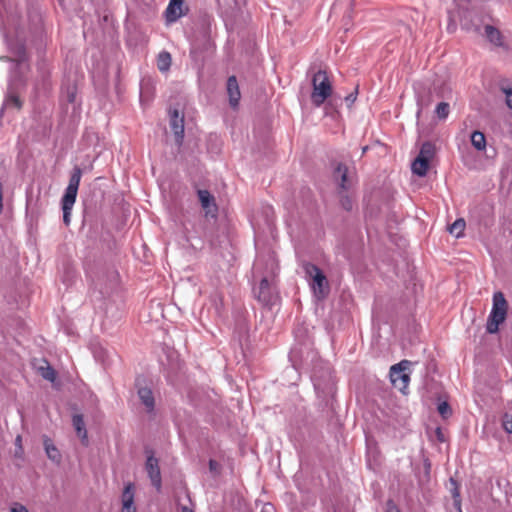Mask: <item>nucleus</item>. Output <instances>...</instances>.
Wrapping results in <instances>:
<instances>
[{
  "label": "nucleus",
  "mask_w": 512,
  "mask_h": 512,
  "mask_svg": "<svg viewBox=\"0 0 512 512\" xmlns=\"http://www.w3.org/2000/svg\"><path fill=\"white\" fill-rule=\"evenodd\" d=\"M4 38L13 58H9L11 61L9 83L7 94L0 110V116L5 110L18 111L22 107L19 92L26 86L25 74L29 68L26 61L24 42L19 39L11 40L6 32H4ZM6 58L8 59V57Z\"/></svg>",
  "instance_id": "f257e3e1"
},
{
  "label": "nucleus",
  "mask_w": 512,
  "mask_h": 512,
  "mask_svg": "<svg viewBox=\"0 0 512 512\" xmlns=\"http://www.w3.org/2000/svg\"><path fill=\"white\" fill-rule=\"evenodd\" d=\"M297 344H295L289 353V359L294 369H306L316 360V353L312 350L308 340H299L296 334Z\"/></svg>",
  "instance_id": "f03ea898"
},
{
  "label": "nucleus",
  "mask_w": 512,
  "mask_h": 512,
  "mask_svg": "<svg viewBox=\"0 0 512 512\" xmlns=\"http://www.w3.org/2000/svg\"><path fill=\"white\" fill-rule=\"evenodd\" d=\"M507 301L502 292L493 295L492 309L489 314L486 330L490 334L498 332L499 326L505 321L507 315Z\"/></svg>",
  "instance_id": "7ed1b4c3"
},
{
  "label": "nucleus",
  "mask_w": 512,
  "mask_h": 512,
  "mask_svg": "<svg viewBox=\"0 0 512 512\" xmlns=\"http://www.w3.org/2000/svg\"><path fill=\"white\" fill-rule=\"evenodd\" d=\"M313 91L311 94L312 103L319 107L332 93V85L325 71L319 70L312 78Z\"/></svg>",
  "instance_id": "20e7f679"
},
{
  "label": "nucleus",
  "mask_w": 512,
  "mask_h": 512,
  "mask_svg": "<svg viewBox=\"0 0 512 512\" xmlns=\"http://www.w3.org/2000/svg\"><path fill=\"white\" fill-rule=\"evenodd\" d=\"M303 269L307 277L311 280V287L318 298H324L328 293V282L326 276L318 266L312 263H304Z\"/></svg>",
  "instance_id": "39448f33"
},
{
  "label": "nucleus",
  "mask_w": 512,
  "mask_h": 512,
  "mask_svg": "<svg viewBox=\"0 0 512 512\" xmlns=\"http://www.w3.org/2000/svg\"><path fill=\"white\" fill-rule=\"evenodd\" d=\"M266 266L269 270L266 276H263L257 292V298L263 304H270L273 298L272 288L268 276H274L277 271V263L273 254H269L266 260ZM256 293V290H254Z\"/></svg>",
  "instance_id": "423d86ee"
},
{
  "label": "nucleus",
  "mask_w": 512,
  "mask_h": 512,
  "mask_svg": "<svg viewBox=\"0 0 512 512\" xmlns=\"http://www.w3.org/2000/svg\"><path fill=\"white\" fill-rule=\"evenodd\" d=\"M410 365V361L402 360L390 368L389 375L391 383L396 389H398L402 393H405V390L408 388L410 382V376L406 372L409 369Z\"/></svg>",
  "instance_id": "0eeeda50"
},
{
  "label": "nucleus",
  "mask_w": 512,
  "mask_h": 512,
  "mask_svg": "<svg viewBox=\"0 0 512 512\" xmlns=\"http://www.w3.org/2000/svg\"><path fill=\"white\" fill-rule=\"evenodd\" d=\"M146 462H145V470L147 475L151 481V484L157 491L161 490L162 487V478L161 471L159 466V460L153 455L151 450H146Z\"/></svg>",
  "instance_id": "6e6552de"
},
{
  "label": "nucleus",
  "mask_w": 512,
  "mask_h": 512,
  "mask_svg": "<svg viewBox=\"0 0 512 512\" xmlns=\"http://www.w3.org/2000/svg\"><path fill=\"white\" fill-rule=\"evenodd\" d=\"M170 127L174 133L178 146L182 145L184 138V117L179 115L178 110H170Z\"/></svg>",
  "instance_id": "1a4fd4ad"
},
{
  "label": "nucleus",
  "mask_w": 512,
  "mask_h": 512,
  "mask_svg": "<svg viewBox=\"0 0 512 512\" xmlns=\"http://www.w3.org/2000/svg\"><path fill=\"white\" fill-rule=\"evenodd\" d=\"M81 177H82L81 168L78 166H75L72 170L68 186L66 187L62 198L76 200Z\"/></svg>",
  "instance_id": "9d476101"
},
{
  "label": "nucleus",
  "mask_w": 512,
  "mask_h": 512,
  "mask_svg": "<svg viewBox=\"0 0 512 512\" xmlns=\"http://www.w3.org/2000/svg\"><path fill=\"white\" fill-rule=\"evenodd\" d=\"M184 14V0H170L165 10L166 21L168 23L176 22Z\"/></svg>",
  "instance_id": "9b49d317"
},
{
  "label": "nucleus",
  "mask_w": 512,
  "mask_h": 512,
  "mask_svg": "<svg viewBox=\"0 0 512 512\" xmlns=\"http://www.w3.org/2000/svg\"><path fill=\"white\" fill-rule=\"evenodd\" d=\"M121 502V512H137L136 506L134 504V485L132 483L125 485L121 495Z\"/></svg>",
  "instance_id": "f8f14e48"
},
{
  "label": "nucleus",
  "mask_w": 512,
  "mask_h": 512,
  "mask_svg": "<svg viewBox=\"0 0 512 512\" xmlns=\"http://www.w3.org/2000/svg\"><path fill=\"white\" fill-rule=\"evenodd\" d=\"M197 194L206 215L215 216L217 212V206L211 193L208 190H198Z\"/></svg>",
  "instance_id": "ddd939ff"
},
{
  "label": "nucleus",
  "mask_w": 512,
  "mask_h": 512,
  "mask_svg": "<svg viewBox=\"0 0 512 512\" xmlns=\"http://www.w3.org/2000/svg\"><path fill=\"white\" fill-rule=\"evenodd\" d=\"M227 94L229 96L230 106L236 108L239 104L241 93L235 76H230L227 80Z\"/></svg>",
  "instance_id": "4468645a"
},
{
  "label": "nucleus",
  "mask_w": 512,
  "mask_h": 512,
  "mask_svg": "<svg viewBox=\"0 0 512 512\" xmlns=\"http://www.w3.org/2000/svg\"><path fill=\"white\" fill-rule=\"evenodd\" d=\"M484 32L487 40L496 47L507 49V45L504 41V37L499 29L492 25H486Z\"/></svg>",
  "instance_id": "2eb2a0df"
},
{
  "label": "nucleus",
  "mask_w": 512,
  "mask_h": 512,
  "mask_svg": "<svg viewBox=\"0 0 512 512\" xmlns=\"http://www.w3.org/2000/svg\"><path fill=\"white\" fill-rule=\"evenodd\" d=\"M138 396L141 403L145 406L148 413H152L155 408L153 392L150 388L142 387L138 389Z\"/></svg>",
  "instance_id": "dca6fc26"
},
{
  "label": "nucleus",
  "mask_w": 512,
  "mask_h": 512,
  "mask_svg": "<svg viewBox=\"0 0 512 512\" xmlns=\"http://www.w3.org/2000/svg\"><path fill=\"white\" fill-rule=\"evenodd\" d=\"M43 444L47 457L51 461L59 463L61 461V454L57 447L53 444V442L48 437L45 436Z\"/></svg>",
  "instance_id": "f3484780"
},
{
  "label": "nucleus",
  "mask_w": 512,
  "mask_h": 512,
  "mask_svg": "<svg viewBox=\"0 0 512 512\" xmlns=\"http://www.w3.org/2000/svg\"><path fill=\"white\" fill-rule=\"evenodd\" d=\"M333 177L335 181L339 183V186L342 190H347V167L343 164H338L333 172Z\"/></svg>",
  "instance_id": "a211bd4d"
},
{
  "label": "nucleus",
  "mask_w": 512,
  "mask_h": 512,
  "mask_svg": "<svg viewBox=\"0 0 512 512\" xmlns=\"http://www.w3.org/2000/svg\"><path fill=\"white\" fill-rule=\"evenodd\" d=\"M429 161L427 158L417 157L412 163V172L420 177L427 174Z\"/></svg>",
  "instance_id": "6ab92c4d"
},
{
  "label": "nucleus",
  "mask_w": 512,
  "mask_h": 512,
  "mask_svg": "<svg viewBox=\"0 0 512 512\" xmlns=\"http://www.w3.org/2000/svg\"><path fill=\"white\" fill-rule=\"evenodd\" d=\"M172 63L171 54L167 51H162L157 56V68L160 72H168Z\"/></svg>",
  "instance_id": "aec40b11"
},
{
  "label": "nucleus",
  "mask_w": 512,
  "mask_h": 512,
  "mask_svg": "<svg viewBox=\"0 0 512 512\" xmlns=\"http://www.w3.org/2000/svg\"><path fill=\"white\" fill-rule=\"evenodd\" d=\"M72 423L77 435L82 439V441H87V431L85 428L83 416L80 414H75L72 418Z\"/></svg>",
  "instance_id": "412c9836"
},
{
  "label": "nucleus",
  "mask_w": 512,
  "mask_h": 512,
  "mask_svg": "<svg viewBox=\"0 0 512 512\" xmlns=\"http://www.w3.org/2000/svg\"><path fill=\"white\" fill-rule=\"evenodd\" d=\"M471 144L478 151L486 149V137L481 131H474L471 134Z\"/></svg>",
  "instance_id": "4be33fe9"
},
{
  "label": "nucleus",
  "mask_w": 512,
  "mask_h": 512,
  "mask_svg": "<svg viewBox=\"0 0 512 512\" xmlns=\"http://www.w3.org/2000/svg\"><path fill=\"white\" fill-rule=\"evenodd\" d=\"M76 200L73 199H67L62 198L61 204H62V211H63V222L65 225H69L71 221V211L75 204Z\"/></svg>",
  "instance_id": "5701e85b"
},
{
  "label": "nucleus",
  "mask_w": 512,
  "mask_h": 512,
  "mask_svg": "<svg viewBox=\"0 0 512 512\" xmlns=\"http://www.w3.org/2000/svg\"><path fill=\"white\" fill-rule=\"evenodd\" d=\"M77 88L74 84H69L62 89V99L69 104H74L76 101Z\"/></svg>",
  "instance_id": "b1692460"
},
{
  "label": "nucleus",
  "mask_w": 512,
  "mask_h": 512,
  "mask_svg": "<svg viewBox=\"0 0 512 512\" xmlns=\"http://www.w3.org/2000/svg\"><path fill=\"white\" fill-rule=\"evenodd\" d=\"M450 113V105L447 102H440L435 108V114L439 120H445Z\"/></svg>",
  "instance_id": "393cba45"
},
{
  "label": "nucleus",
  "mask_w": 512,
  "mask_h": 512,
  "mask_svg": "<svg viewBox=\"0 0 512 512\" xmlns=\"http://www.w3.org/2000/svg\"><path fill=\"white\" fill-rule=\"evenodd\" d=\"M465 221L464 219H457L453 222V224L449 227V232L459 238L464 231Z\"/></svg>",
  "instance_id": "a878e982"
},
{
  "label": "nucleus",
  "mask_w": 512,
  "mask_h": 512,
  "mask_svg": "<svg viewBox=\"0 0 512 512\" xmlns=\"http://www.w3.org/2000/svg\"><path fill=\"white\" fill-rule=\"evenodd\" d=\"M433 150V145L429 142H425L422 144L419 155L417 157L427 158L429 161L433 155Z\"/></svg>",
  "instance_id": "bb28decb"
},
{
  "label": "nucleus",
  "mask_w": 512,
  "mask_h": 512,
  "mask_svg": "<svg viewBox=\"0 0 512 512\" xmlns=\"http://www.w3.org/2000/svg\"><path fill=\"white\" fill-rule=\"evenodd\" d=\"M39 370L44 379L51 382L55 381L56 373L55 370L50 365L47 364L45 367H40Z\"/></svg>",
  "instance_id": "cd10ccee"
},
{
  "label": "nucleus",
  "mask_w": 512,
  "mask_h": 512,
  "mask_svg": "<svg viewBox=\"0 0 512 512\" xmlns=\"http://www.w3.org/2000/svg\"><path fill=\"white\" fill-rule=\"evenodd\" d=\"M437 411L444 419L448 418L452 414L451 407L446 401L438 403Z\"/></svg>",
  "instance_id": "c85d7f7f"
},
{
  "label": "nucleus",
  "mask_w": 512,
  "mask_h": 512,
  "mask_svg": "<svg viewBox=\"0 0 512 512\" xmlns=\"http://www.w3.org/2000/svg\"><path fill=\"white\" fill-rule=\"evenodd\" d=\"M501 426L507 434L512 433V415L505 413L501 419Z\"/></svg>",
  "instance_id": "c756f323"
},
{
  "label": "nucleus",
  "mask_w": 512,
  "mask_h": 512,
  "mask_svg": "<svg viewBox=\"0 0 512 512\" xmlns=\"http://www.w3.org/2000/svg\"><path fill=\"white\" fill-rule=\"evenodd\" d=\"M501 91L505 94L507 106L512 110V88L501 86Z\"/></svg>",
  "instance_id": "7c9ffc66"
},
{
  "label": "nucleus",
  "mask_w": 512,
  "mask_h": 512,
  "mask_svg": "<svg viewBox=\"0 0 512 512\" xmlns=\"http://www.w3.org/2000/svg\"><path fill=\"white\" fill-rule=\"evenodd\" d=\"M427 105H428V103H425V102L423 101V99H421L420 97H418V98H417V106H418V110H417V112H416V117H417L418 119H419V117H420V115H421V112H422L423 108H424L425 106H427Z\"/></svg>",
  "instance_id": "2f4dec72"
},
{
  "label": "nucleus",
  "mask_w": 512,
  "mask_h": 512,
  "mask_svg": "<svg viewBox=\"0 0 512 512\" xmlns=\"http://www.w3.org/2000/svg\"><path fill=\"white\" fill-rule=\"evenodd\" d=\"M10 512H29L28 509L20 504V503H15L11 508H10Z\"/></svg>",
  "instance_id": "473e14b6"
},
{
  "label": "nucleus",
  "mask_w": 512,
  "mask_h": 512,
  "mask_svg": "<svg viewBox=\"0 0 512 512\" xmlns=\"http://www.w3.org/2000/svg\"><path fill=\"white\" fill-rule=\"evenodd\" d=\"M311 378H312L313 385H314L316 392L319 393L321 390H323L320 380H318L315 373L312 375Z\"/></svg>",
  "instance_id": "72a5a7b5"
},
{
  "label": "nucleus",
  "mask_w": 512,
  "mask_h": 512,
  "mask_svg": "<svg viewBox=\"0 0 512 512\" xmlns=\"http://www.w3.org/2000/svg\"><path fill=\"white\" fill-rule=\"evenodd\" d=\"M39 71H40L42 79L45 80L49 75V70L46 68L45 64H41L39 66Z\"/></svg>",
  "instance_id": "f704fd0d"
},
{
  "label": "nucleus",
  "mask_w": 512,
  "mask_h": 512,
  "mask_svg": "<svg viewBox=\"0 0 512 512\" xmlns=\"http://www.w3.org/2000/svg\"><path fill=\"white\" fill-rule=\"evenodd\" d=\"M262 266V259L258 257L254 263L253 269L255 273H259Z\"/></svg>",
  "instance_id": "c9c22d12"
},
{
  "label": "nucleus",
  "mask_w": 512,
  "mask_h": 512,
  "mask_svg": "<svg viewBox=\"0 0 512 512\" xmlns=\"http://www.w3.org/2000/svg\"><path fill=\"white\" fill-rule=\"evenodd\" d=\"M209 469L211 472H216L218 470V463L215 460H210Z\"/></svg>",
  "instance_id": "e433bc0d"
},
{
  "label": "nucleus",
  "mask_w": 512,
  "mask_h": 512,
  "mask_svg": "<svg viewBox=\"0 0 512 512\" xmlns=\"http://www.w3.org/2000/svg\"><path fill=\"white\" fill-rule=\"evenodd\" d=\"M342 205L346 210H350L352 208V203L348 198L342 200Z\"/></svg>",
  "instance_id": "4c0bfd02"
},
{
  "label": "nucleus",
  "mask_w": 512,
  "mask_h": 512,
  "mask_svg": "<svg viewBox=\"0 0 512 512\" xmlns=\"http://www.w3.org/2000/svg\"><path fill=\"white\" fill-rule=\"evenodd\" d=\"M261 512H274V507L272 504L267 503L263 505Z\"/></svg>",
  "instance_id": "58836bf2"
},
{
  "label": "nucleus",
  "mask_w": 512,
  "mask_h": 512,
  "mask_svg": "<svg viewBox=\"0 0 512 512\" xmlns=\"http://www.w3.org/2000/svg\"><path fill=\"white\" fill-rule=\"evenodd\" d=\"M355 100H356V96L353 93H351L350 95L346 96V98H345V101L349 105L353 104Z\"/></svg>",
  "instance_id": "ea45409f"
},
{
  "label": "nucleus",
  "mask_w": 512,
  "mask_h": 512,
  "mask_svg": "<svg viewBox=\"0 0 512 512\" xmlns=\"http://www.w3.org/2000/svg\"><path fill=\"white\" fill-rule=\"evenodd\" d=\"M15 446L19 450H22V437L20 435H17V437L15 438Z\"/></svg>",
  "instance_id": "a19ab883"
},
{
  "label": "nucleus",
  "mask_w": 512,
  "mask_h": 512,
  "mask_svg": "<svg viewBox=\"0 0 512 512\" xmlns=\"http://www.w3.org/2000/svg\"><path fill=\"white\" fill-rule=\"evenodd\" d=\"M3 209V195H2V183L0 182V213Z\"/></svg>",
  "instance_id": "79ce46f5"
},
{
  "label": "nucleus",
  "mask_w": 512,
  "mask_h": 512,
  "mask_svg": "<svg viewBox=\"0 0 512 512\" xmlns=\"http://www.w3.org/2000/svg\"><path fill=\"white\" fill-rule=\"evenodd\" d=\"M180 512H194V511H193L191 508H189V507H187V506L183 505V506H181V508H180Z\"/></svg>",
  "instance_id": "37998d69"
},
{
  "label": "nucleus",
  "mask_w": 512,
  "mask_h": 512,
  "mask_svg": "<svg viewBox=\"0 0 512 512\" xmlns=\"http://www.w3.org/2000/svg\"><path fill=\"white\" fill-rule=\"evenodd\" d=\"M388 512H399V510L394 507V508H389Z\"/></svg>",
  "instance_id": "c03bdc74"
}]
</instances>
